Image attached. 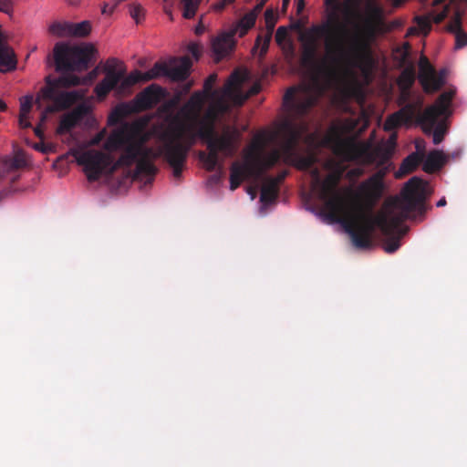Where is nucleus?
Masks as SVG:
<instances>
[{
    "instance_id": "obj_44",
    "label": "nucleus",
    "mask_w": 467,
    "mask_h": 467,
    "mask_svg": "<svg viewBox=\"0 0 467 467\" xmlns=\"http://www.w3.org/2000/svg\"><path fill=\"white\" fill-rule=\"evenodd\" d=\"M267 0H260L259 3L249 11L250 14H254V17L257 18L258 15L262 12Z\"/></svg>"
},
{
    "instance_id": "obj_56",
    "label": "nucleus",
    "mask_w": 467,
    "mask_h": 467,
    "mask_svg": "<svg viewBox=\"0 0 467 467\" xmlns=\"http://www.w3.org/2000/svg\"><path fill=\"white\" fill-rule=\"evenodd\" d=\"M224 3H226L227 5H230L232 3H234L235 0H223Z\"/></svg>"
},
{
    "instance_id": "obj_59",
    "label": "nucleus",
    "mask_w": 467,
    "mask_h": 467,
    "mask_svg": "<svg viewBox=\"0 0 467 467\" xmlns=\"http://www.w3.org/2000/svg\"><path fill=\"white\" fill-rule=\"evenodd\" d=\"M36 104L38 105V108L41 107L40 102H39V97H37V99H36Z\"/></svg>"
},
{
    "instance_id": "obj_60",
    "label": "nucleus",
    "mask_w": 467,
    "mask_h": 467,
    "mask_svg": "<svg viewBox=\"0 0 467 467\" xmlns=\"http://www.w3.org/2000/svg\"><path fill=\"white\" fill-rule=\"evenodd\" d=\"M5 176V171H0V178H3Z\"/></svg>"
},
{
    "instance_id": "obj_17",
    "label": "nucleus",
    "mask_w": 467,
    "mask_h": 467,
    "mask_svg": "<svg viewBox=\"0 0 467 467\" xmlns=\"http://www.w3.org/2000/svg\"><path fill=\"white\" fill-rule=\"evenodd\" d=\"M162 95L163 89L156 84H151L136 96L134 102L138 109L146 110L159 103Z\"/></svg>"
},
{
    "instance_id": "obj_37",
    "label": "nucleus",
    "mask_w": 467,
    "mask_h": 467,
    "mask_svg": "<svg viewBox=\"0 0 467 467\" xmlns=\"http://www.w3.org/2000/svg\"><path fill=\"white\" fill-rule=\"evenodd\" d=\"M157 78H159V76L153 67L147 72H144V73L140 72L141 82H147V81L155 79Z\"/></svg>"
},
{
    "instance_id": "obj_40",
    "label": "nucleus",
    "mask_w": 467,
    "mask_h": 467,
    "mask_svg": "<svg viewBox=\"0 0 467 467\" xmlns=\"http://www.w3.org/2000/svg\"><path fill=\"white\" fill-rule=\"evenodd\" d=\"M287 36V30L285 26H279L275 33V41L281 44Z\"/></svg>"
},
{
    "instance_id": "obj_6",
    "label": "nucleus",
    "mask_w": 467,
    "mask_h": 467,
    "mask_svg": "<svg viewBox=\"0 0 467 467\" xmlns=\"http://www.w3.org/2000/svg\"><path fill=\"white\" fill-rule=\"evenodd\" d=\"M104 149L109 151L122 150L119 158L114 161L110 172H114L121 167H130L136 163L133 171V180H145V183H151L158 171L153 163L155 154L153 150L142 143L128 138L123 132L112 133L106 142Z\"/></svg>"
},
{
    "instance_id": "obj_15",
    "label": "nucleus",
    "mask_w": 467,
    "mask_h": 467,
    "mask_svg": "<svg viewBox=\"0 0 467 467\" xmlns=\"http://www.w3.org/2000/svg\"><path fill=\"white\" fill-rule=\"evenodd\" d=\"M419 80L426 93L438 91L444 84L443 76L436 73L425 57L420 59Z\"/></svg>"
},
{
    "instance_id": "obj_58",
    "label": "nucleus",
    "mask_w": 467,
    "mask_h": 467,
    "mask_svg": "<svg viewBox=\"0 0 467 467\" xmlns=\"http://www.w3.org/2000/svg\"><path fill=\"white\" fill-rule=\"evenodd\" d=\"M107 5H104L103 9H102V13H106L107 12Z\"/></svg>"
},
{
    "instance_id": "obj_12",
    "label": "nucleus",
    "mask_w": 467,
    "mask_h": 467,
    "mask_svg": "<svg viewBox=\"0 0 467 467\" xmlns=\"http://www.w3.org/2000/svg\"><path fill=\"white\" fill-rule=\"evenodd\" d=\"M77 162L83 166L87 179L89 182L98 181L104 171L110 172V169L114 164L113 157L100 150H88L84 151H78L75 154Z\"/></svg>"
},
{
    "instance_id": "obj_24",
    "label": "nucleus",
    "mask_w": 467,
    "mask_h": 467,
    "mask_svg": "<svg viewBox=\"0 0 467 467\" xmlns=\"http://www.w3.org/2000/svg\"><path fill=\"white\" fill-rule=\"evenodd\" d=\"M446 157L442 151L434 150L429 152L423 161L422 169L427 173H433L444 165Z\"/></svg>"
},
{
    "instance_id": "obj_2",
    "label": "nucleus",
    "mask_w": 467,
    "mask_h": 467,
    "mask_svg": "<svg viewBox=\"0 0 467 467\" xmlns=\"http://www.w3.org/2000/svg\"><path fill=\"white\" fill-rule=\"evenodd\" d=\"M233 103L228 97L204 99L202 93H192L181 107L171 121L172 130L166 133L159 147V153L172 169L175 179H180L189 150L199 138L205 141L208 153L199 152V159L208 171L219 165V153L231 156L234 152V135L227 127L223 135L215 131L221 116L230 111Z\"/></svg>"
},
{
    "instance_id": "obj_18",
    "label": "nucleus",
    "mask_w": 467,
    "mask_h": 467,
    "mask_svg": "<svg viewBox=\"0 0 467 467\" xmlns=\"http://www.w3.org/2000/svg\"><path fill=\"white\" fill-rule=\"evenodd\" d=\"M448 11H449V5H446L444 6L443 11H441L438 14H435L434 12H431L428 16H416L415 22H416L418 27L417 28L410 27L409 29V33L413 34L419 30L421 34H423L424 36H427L431 30V21H433L436 24L441 23L447 16Z\"/></svg>"
},
{
    "instance_id": "obj_19",
    "label": "nucleus",
    "mask_w": 467,
    "mask_h": 467,
    "mask_svg": "<svg viewBox=\"0 0 467 467\" xmlns=\"http://www.w3.org/2000/svg\"><path fill=\"white\" fill-rule=\"evenodd\" d=\"M265 21L266 32L265 36H258L255 41V47H260V55L264 56L269 47L270 41L272 39V35L277 22V16L274 13L273 9L267 8L265 13Z\"/></svg>"
},
{
    "instance_id": "obj_28",
    "label": "nucleus",
    "mask_w": 467,
    "mask_h": 467,
    "mask_svg": "<svg viewBox=\"0 0 467 467\" xmlns=\"http://www.w3.org/2000/svg\"><path fill=\"white\" fill-rule=\"evenodd\" d=\"M139 82H141L140 71L136 69L130 72L127 77H125V75L123 76L117 86V91L119 93H124Z\"/></svg>"
},
{
    "instance_id": "obj_32",
    "label": "nucleus",
    "mask_w": 467,
    "mask_h": 467,
    "mask_svg": "<svg viewBox=\"0 0 467 467\" xmlns=\"http://www.w3.org/2000/svg\"><path fill=\"white\" fill-rule=\"evenodd\" d=\"M71 22H54L49 26V32L58 37L70 36Z\"/></svg>"
},
{
    "instance_id": "obj_46",
    "label": "nucleus",
    "mask_w": 467,
    "mask_h": 467,
    "mask_svg": "<svg viewBox=\"0 0 467 467\" xmlns=\"http://www.w3.org/2000/svg\"><path fill=\"white\" fill-rule=\"evenodd\" d=\"M226 5H227V4L224 3L223 0H220L219 2H217V3H215L213 5V8H214L215 11H219L220 12V11L223 10Z\"/></svg>"
},
{
    "instance_id": "obj_23",
    "label": "nucleus",
    "mask_w": 467,
    "mask_h": 467,
    "mask_svg": "<svg viewBox=\"0 0 467 467\" xmlns=\"http://www.w3.org/2000/svg\"><path fill=\"white\" fill-rule=\"evenodd\" d=\"M279 195V186L267 177L264 178L263 185L261 187L260 202L264 205L274 203Z\"/></svg>"
},
{
    "instance_id": "obj_22",
    "label": "nucleus",
    "mask_w": 467,
    "mask_h": 467,
    "mask_svg": "<svg viewBox=\"0 0 467 467\" xmlns=\"http://www.w3.org/2000/svg\"><path fill=\"white\" fill-rule=\"evenodd\" d=\"M192 65V60L188 57H181L177 65L169 66L168 78L173 81L186 80L190 75Z\"/></svg>"
},
{
    "instance_id": "obj_21",
    "label": "nucleus",
    "mask_w": 467,
    "mask_h": 467,
    "mask_svg": "<svg viewBox=\"0 0 467 467\" xmlns=\"http://www.w3.org/2000/svg\"><path fill=\"white\" fill-rule=\"evenodd\" d=\"M234 34L235 32L223 33L213 39L212 49L217 60L228 55L232 50Z\"/></svg>"
},
{
    "instance_id": "obj_48",
    "label": "nucleus",
    "mask_w": 467,
    "mask_h": 467,
    "mask_svg": "<svg viewBox=\"0 0 467 467\" xmlns=\"http://www.w3.org/2000/svg\"><path fill=\"white\" fill-rule=\"evenodd\" d=\"M305 0H297V3H296V8H297V13H301L304 8H305Z\"/></svg>"
},
{
    "instance_id": "obj_53",
    "label": "nucleus",
    "mask_w": 467,
    "mask_h": 467,
    "mask_svg": "<svg viewBox=\"0 0 467 467\" xmlns=\"http://www.w3.org/2000/svg\"><path fill=\"white\" fill-rule=\"evenodd\" d=\"M422 144H423L422 140L416 142V149L418 151L421 150Z\"/></svg>"
},
{
    "instance_id": "obj_10",
    "label": "nucleus",
    "mask_w": 467,
    "mask_h": 467,
    "mask_svg": "<svg viewBox=\"0 0 467 467\" xmlns=\"http://www.w3.org/2000/svg\"><path fill=\"white\" fill-rule=\"evenodd\" d=\"M301 62L305 67H315L318 66V68L321 71L329 76H334L338 71L349 73L353 68L360 67L364 63L363 61L358 67H337L332 70L328 69L327 66L330 64L329 61L327 59V53L325 49V37L317 36L315 33L311 31V27L309 28L307 33V43H306L303 47Z\"/></svg>"
},
{
    "instance_id": "obj_7",
    "label": "nucleus",
    "mask_w": 467,
    "mask_h": 467,
    "mask_svg": "<svg viewBox=\"0 0 467 467\" xmlns=\"http://www.w3.org/2000/svg\"><path fill=\"white\" fill-rule=\"evenodd\" d=\"M394 149V143L379 144L375 147L372 140L357 141L354 138L335 139L334 151L337 155L348 161H359L363 164H376L378 171L369 178L377 182H384L389 171V163Z\"/></svg>"
},
{
    "instance_id": "obj_29",
    "label": "nucleus",
    "mask_w": 467,
    "mask_h": 467,
    "mask_svg": "<svg viewBox=\"0 0 467 467\" xmlns=\"http://www.w3.org/2000/svg\"><path fill=\"white\" fill-rule=\"evenodd\" d=\"M256 18L254 14H250L247 12L238 22L235 32L239 35L240 37L245 36L249 29H251L255 24Z\"/></svg>"
},
{
    "instance_id": "obj_26",
    "label": "nucleus",
    "mask_w": 467,
    "mask_h": 467,
    "mask_svg": "<svg viewBox=\"0 0 467 467\" xmlns=\"http://www.w3.org/2000/svg\"><path fill=\"white\" fill-rule=\"evenodd\" d=\"M238 77H239V78H238L239 82H238V85L236 86L237 98L230 99V100L234 106H242L250 97L256 95L257 93H259V91L261 89L260 85L255 84L253 87H251L250 89L246 93H244L242 90V85L244 80V78L240 72H239Z\"/></svg>"
},
{
    "instance_id": "obj_41",
    "label": "nucleus",
    "mask_w": 467,
    "mask_h": 467,
    "mask_svg": "<svg viewBox=\"0 0 467 467\" xmlns=\"http://www.w3.org/2000/svg\"><path fill=\"white\" fill-rule=\"evenodd\" d=\"M33 148L43 153H48L53 150V147L51 145H46L43 142L34 143Z\"/></svg>"
},
{
    "instance_id": "obj_14",
    "label": "nucleus",
    "mask_w": 467,
    "mask_h": 467,
    "mask_svg": "<svg viewBox=\"0 0 467 467\" xmlns=\"http://www.w3.org/2000/svg\"><path fill=\"white\" fill-rule=\"evenodd\" d=\"M119 64L117 58H109L106 65V76L95 87V93L99 99H104L111 90L116 89L120 79L123 78L126 70L116 69Z\"/></svg>"
},
{
    "instance_id": "obj_34",
    "label": "nucleus",
    "mask_w": 467,
    "mask_h": 467,
    "mask_svg": "<svg viewBox=\"0 0 467 467\" xmlns=\"http://www.w3.org/2000/svg\"><path fill=\"white\" fill-rule=\"evenodd\" d=\"M415 80L414 72L410 69H405L402 71L400 77V83L404 88H410Z\"/></svg>"
},
{
    "instance_id": "obj_50",
    "label": "nucleus",
    "mask_w": 467,
    "mask_h": 467,
    "mask_svg": "<svg viewBox=\"0 0 467 467\" xmlns=\"http://www.w3.org/2000/svg\"><path fill=\"white\" fill-rule=\"evenodd\" d=\"M6 109V104L2 100L0 99V112H3Z\"/></svg>"
},
{
    "instance_id": "obj_42",
    "label": "nucleus",
    "mask_w": 467,
    "mask_h": 467,
    "mask_svg": "<svg viewBox=\"0 0 467 467\" xmlns=\"http://www.w3.org/2000/svg\"><path fill=\"white\" fill-rule=\"evenodd\" d=\"M13 0H0V12L9 13L12 10Z\"/></svg>"
},
{
    "instance_id": "obj_36",
    "label": "nucleus",
    "mask_w": 467,
    "mask_h": 467,
    "mask_svg": "<svg viewBox=\"0 0 467 467\" xmlns=\"http://www.w3.org/2000/svg\"><path fill=\"white\" fill-rule=\"evenodd\" d=\"M144 8L139 4L133 5L130 11L131 17L136 20V23H140V19L144 17Z\"/></svg>"
},
{
    "instance_id": "obj_47",
    "label": "nucleus",
    "mask_w": 467,
    "mask_h": 467,
    "mask_svg": "<svg viewBox=\"0 0 467 467\" xmlns=\"http://www.w3.org/2000/svg\"><path fill=\"white\" fill-rule=\"evenodd\" d=\"M34 131H35L36 136H37V137H38V138H40V139H43V137H44V131H43V130H42V128H41V125L36 126V127L35 128Z\"/></svg>"
},
{
    "instance_id": "obj_4",
    "label": "nucleus",
    "mask_w": 467,
    "mask_h": 467,
    "mask_svg": "<svg viewBox=\"0 0 467 467\" xmlns=\"http://www.w3.org/2000/svg\"><path fill=\"white\" fill-rule=\"evenodd\" d=\"M295 94L296 89L291 88L284 96V106L290 116L280 122L275 135L283 140L284 162L298 170L306 171L315 165L317 158L314 153L301 155L297 152V146L306 126L304 123H298L296 119L306 115L317 104L318 98L306 92L296 99Z\"/></svg>"
},
{
    "instance_id": "obj_1",
    "label": "nucleus",
    "mask_w": 467,
    "mask_h": 467,
    "mask_svg": "<svg viewBox=\"0 0 467 467\" xmlns=\"http://www.w3.org/2000/svg\"><path fill=\"white\" fill-rule=\"evenodd\" d=\"M313 176V188L324 202L322 214L331 223H341L358 249L371 246L370 236L377 227L384 235L390 237L384 244V250L389 254L396 252L400 246L401 223L411 213L423 215L426 211L427 182L416 176L405 183L400 196L387 201L378 214L373 213L372 208L383 195L384 182L368 178L361 182L358 191L364 199L363 205L350 200V188L339 187L341 171H332L321 180L319 171L315 168Z\"/></svg>"
},
{
    "instance_id": "obj_3",
    "label": "nucleus",
    "mask_w": 467,
    "mask_h": 467,
    "mask_svg": "<svg viewBox=\"0 0 467 467\" xmlns=\"http://www.w3.org/2000/svg\"><path fill=\"white\" fill-rule=\"evenodd\" d=\"M327 11V18L319 25L311 26V31L317 36L325 37L327 59L329 61L328 69L337 67H358L368 55L369 41L375 36L376 24L380 23L383 16L381 7L370 5L368 7V17L364 25H356L349 32L339 23V13L344 7L339 0H324Z\"/></svg>"
},
{
    "instance_id": "obj_27",
    "label": "nucleus",
    "mask_w": 467,
    "mask_h": 467,
    "mask_svg": "<svg viewBox=\"0 0 467 467\" xmlns=\"http://www.w3.org/2000/svg\"><path fill=\"white\" fill-rule=\"evenodd\" d=\"M16 58L14 51L7 45L0 47V72L5 73L15 69Z\"/></svg>"
},
{
    "instance_id": "obj_39",
    "label": "nucleus",
    "mask_w": 467,
    "mask_h": 467,
    "mask_svg": "<svg viewBox=\"0 0 467 467\" xmlns=\"http://www.w3.org/2000/svg\"><path fill=\"white\" fill-rule=\"evenodd\" d=\"M188 51L192 54V56L195 59H198L201 56L202 48H201V46L198 45L197 43H191L188 46Z\"/></svg>"
},
{
    "instance_id": "obj_49",
    "label": "nucleus",
    "mask_w": 467,
    "mask_h": 467,
    "mask_svg": "<svg viewBox=\"0 0 467 467\" xmlns=\"http://www.w3.org/2000/svg\"><path fill=\"white\" fill-rule=\"evenodd\" d=\"M447 203L446 202V199L444 197H442L441 199H440L438 201V202L436 203L437 207H442V206H445Z\"/></svg>"
},
{
    "instance_id": "obj_9",
    "label": "nucleus",
    "mask_w": 467,
    "mask_h": 467,
    "mask_svg": "<svg viewBox=\"0 0 467 467\" xmlns=\"http://www.w3.org/2000/svg\"><path fill=\"white\" fill-rule=\"evenodd\" d=\"M79 84L80 78L70 74L54 79L49 77L47 78V85L41 89L40 93L44 99L51 100L53 104L47 106L42 111L39 125L47 121L48 114L66 109L79 99L80 96L78 91L61 90V88H70Z\"/></svg>"
},
{
    "instance_id": "obj_57",
    "label": "nucleus",
    "mask_w": 467,
    "mask_h": 467,
    "mask_svg": "<svg viewBox=\"0 0 467 467\" xmlns=\"http://www.w3.org/2000/svg\"><path fill=\"white\" fill-rule=\"evenodd\" d=\"M289 3V0H283L284 6L287 5Z\"/></svg>"
},
{
    "instance_id": "obj_16",
    "label": "nucleus",
    "mask_w": 467,
    "mask_h": 467,
    "mask_svg": "<svg viewBox=\"0 0 467 467\" xmlns=\"http://www.w3.org/2000/svg\"><path fill=\"white\" fill-rule=\"evenodd\" d=\"M90 111L91 108L88 104L81 103L78 105L70 112L61 117L57 133L62 135L71 131Z\"/></svg>"
},
{
    "instance_id": "obj_33",
    "label": "nucleus",
    "mask_w": 467,
    "mask_h": 467,
    "mask_svg": "<svg viewBox=\"0 0 467 467\" xmlns=\"http://www.w3.org/2000/svg\"><path fill=\"white\" fill-rule=\"evenodd\" d=\"M200 2L201 0H182L183 17L186 19L192 18L196 14Z\"/></svg>"
},
{
    "instance_id": "obj_35",
    "label": "nucleus",
    "mask_w": 467,
    "mask_h": 467,
    "mask_svg": "<svg viewBox=\"0 0 467 467\" xmlns=\"http://www.w3.org/2000/svg\"><path fill=\"white\" fill-rule=\"evenodd\" d=\"M32 104H33V97L32 96L24 97L21 99V103H20V114H22V116H27L31 110Z\"/></svg>"
},
{
    "instance_id": "obj_13",
    "label": "nucleus",
    "mask_w": 467,
    "mask_h": 467,
    "mask_svg": "<svg viewBox=\"0 0 467 467\" xmlns=\"http://www.w3.org/2000/svg\"><path fill=\"white\" fill-rule=\"evenodd\" d=\"M239 72L234 71L222 88L213 89V86L217 80V74H211L204 81L202 90L195 91L194 93H202L204 99L212 98L228 97V99L237 98V88Z\"/></svg>"
},
{
    "instance_id": "obj_31",
    "label": "nucleus",
    "mask_w": 467,
    "mask_h": 467,
    "mask_svg": "<svg viewBox=\"0 0 467 467\" xmlns=\"http://www.w3.org/2000/svg\"><path fill=\"white\" fill-rule=\"evenodd\" d=\"M91 32V24L85 20L80 23H71L70 36L86 37Z\"/></svg>"
},
{
    "instance_id": "obj_51",
    "label": "nucleus",
    "mask_w": 467,
    "mask_h": 467,
    "mask_svg": "<svg viewBox=\"0 0 467 467\" xmlns=\"http://www.w3.org/2000/svg\"><path fill=\"white\" fill-rule=\"evenodd\" d=\"M248 193L251 194L252 199H254V197H255V189L254 188H249Z\"/></svg>"
},
{
    "instance_id": "obj_54",
    "label": "nucleus",
    "mask_w": 467,
    "mask_h": 467,
    "mask_svg": "<svg viewBox=\"0 0 467 467\" xmlns=\"http://www.w3.org/2000/svg\"><path fill=\"white\" fill-rule=\"evenodd\" d=\"M211 180L213 182H218L220 180V176L219 175H213V176H212Z\"/></svg>"
},
{
    "instance_id": "obj_38",
    "label": "nucleus",
    "mask_w": 467,
    "mask_h": 467,
    "mask_svg": "<svg viewBox=\"0 0 467 467\" xmlns=\"http://www.w3.org/2000/svg\"><path fill=\"white\" fill-rule=\"evenodd\" d=\"M153 67L156 70V72L158 73L159 77H161V76L168 77L169 66L166 65L165 63L157 62L154 64Z\"/></svg>"
},
{
    "instance_id": "obj_55",
    "label": "nucleus",
    "mask_w": 467,
    "mask_h": 467,
    "mask_svg": "<svg viewBox=\"0 0 467 467\" xmlns=\"http://www.w3.org/2000/svg\"><path fill=\"white\" fill-rule=\"evenodd\" d=\"M99 140H100L99 136V137H97V138H95V139L92 140V144H98V143H99Z\"/></svg>"
},
{
    "instance_id": "obj_20",
    "label": "nucleus",
    "mask_w": 467,
    "mask_h": 467,
    "mask_svg": "<svg viewBox=\"0 0 467 467\" xmlns=\"http://www.w3.org/2000/svg\"><path fill=\"white\" fill-rule=\"evenodd\" d=\"M463 12L456 9L454 16L447 26V30L455 36V48L461 49L467 46V33L462 29V17Z\"/></svg>"
},
{
    "instance_id": "obj_5",
    "label": "nucleus",
    "mask_w": 467,
    "mask_h": 467,
    "mask_svg": "<svg viewBox=\"0 0 467 467\" xmlns=\"http://www.w3.org/2000/svg\"><path fill=\"white\" fill-rule=\"evenodd\" d=\"M454 96L453 91H444L433 105L420 111L421 103H408L399 111L389 116L385 121L386 130H392L403 124L410 123L414 119L421 125L425 134L432 135L435 145L440 144L447 132L444 121L438 122V118L449 113V107Z\"/></svg>"
},
{
    "instance_id": "obj_52",
    "label": "nucleus",
    "mask_w": 467,
    "mask_h": 467,
    "mask_svg": "<svg viewBox=\"0 0 467 467\" xmlns=\"http://www.w3.org/2000/svg\"><path fill=\"white\" fill-rule=\"evenodd\" d=\"M71 5H77L80 0H66Z\"/></svg>"
},
{
    "instance_id": "obj_45",
    "label": "nucleus",
    "mask_w": 467,
    "mask_h": 467,
    "mask_svg": "<svg viewBox=\"0 0 467 467\" xmlns=\"http://www.w3.org/2000/svg\"><path fill=\"white\" fill-rule=\"evenodd\" d=\"M27 116H19V124L22 128H29L31 126L30 122L26 119Z\"/></svg>"
},
{
    "instance_id": "obj_8",
    "label": "nucleus",
    "mask_w": 467,
    "mask_h": 467,
    "mask_svg": "<svg viewBox=\"0 0 467 467\" xmlns=\"http://www.w3.org/2000/svg\"><path fill=\"white\" fill-rule=\"evenodd\" d=\"M277 130L270 134L268 140H279L280 147L263 154L266 141L257 142L255 150L246 157L244 163L234 162L230 169V189L236 190L245 179L260 180L266 171L275 166L280 160L284 161L283 140L275 135Z\"/></svg>"
},
{
    "instance_id": "obj_30",
    "label": "nucleus",
    "mask_w": 467,
    "mask_h": 467,
    "mask_svg": "<svg viewBox=\"0 0 467 467\" xmlns=\"http://www.w3.org/2000/svg\"><path fill=\"white\" fill-rule=\"evenodd\" d=\"M26 165V161L25 156L18 152L12 159H5L3 161V167L5 171H12L21 168H24Z\"/></svg>"
},
{
    "instance_id": "obj_43",
    "label": "nucleus",
    "mask_w": 467,
    "mask_h": 467,
    "mask_svg": "<svg viewBox=\"0 0 467 467\" xmlns=\"http://www.w3.org/2000/svg\"><path fill=\"white\" fill-rule=\"evenodd\" d=\"M287 174H288V171L285 170V171H280L275 177L268 176L267 178H269L270 180H274V182L276 183V185L279 186L282 183V182L285 179Z\"/></svg>"
},
{
    "instance_id": "obj_25",
    "label": "nucleus",
    "mask_w": 467,
    "mask_h": 467,
    "mask_svg": "<svg viewBox=\"0 0 467 467\" xmlns=\"http://www.w3.org/2000/svg\"><path fill=\"white\" fill-rule=\"evenodd\" d=\"M423 161V153L412 152L407 156L400 164L399 171L395 173L396 178H400L414 171Z\"/></svg>"
},
{
    "instance_id": "obj_11",
    "label": "nucleus",
    "mask_w": 467,
    "mask_h": 467,
    "mask_svg": "<svg viewBox=\"0 0 467 467\" xmlns=\"http://www.w3.org/2000/svg\"><path fill=\"white\" fill-rule=\"evenodd\" d=\"M93 53L91 46L70 47L65 43H57L54 47V59L57 71L73 72L88 68Z\"/></svg>"
}]
</instances>
